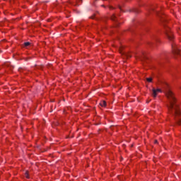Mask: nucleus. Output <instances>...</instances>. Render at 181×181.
<instances>
[{
  "label": "nucleus",
  "instance_id": "1",
  "mask_svg": "<svg viewBox=\"0 0 181 181\" xmlns=\"http://www.w3.org/2000/svg\"><path fill=\"white\" fill-rule=\"evenodd\" d=\"M166 95L168 100V104L167 105V107L169 111L174 112V114H180V110L179 109L177 104H176V98L175 97L173 92L168 90L166 92Z\"/></svg>",
  "mask_w": 181,
  "mask_h": 181
},
{
  "label": "nucleus",
  "instance_id": "2",
  "mask_svg": "<svg viewBox=\"0 0 181 181\" xmlns=\"http://www.w3.org/2000/svg\"><path fill=\"white\" fill-rule=\"evenodd\" d=\"M171 46L174 57L176 59V56H180V49L175 43L171 44Z\"/></svg>",
  "mask_w": 181,
  "mask_h": 181
},
{
  "label": "nucleus",
  "instance_id": "3",
  "mask_svg": "<svg viewBox=\"0 0 181 181\" xmlns=\"http://www.w3.org/2000/svg\"><path fill=\"white\" fill-rule=\"evenodd\" d=\"M165 32L168 39L172 42L173 40V34H172L170 28L165 27Z\"/></svg>",
  "mask_w": 181,
  "mask_h": 181
},
{
  "label": "nucleus",
  "instance_id": "4",
  "mask_svg": "<svg viewBox=\"0 0 181 181\" xmlns=\"http://www.w3.org/2000/svg\"><path fill=\"white\" fill-rule=\"evenodd\" d=\"M158 93H162V90H160V88L155 89V88L152 89V96L154 98H156V96L158 95Z\"/></svg>",
  "mask_w": 181,
  "mask_h": 181
},
{
  "label": "nucleus",
  "instance_id": "5",
  "mask_svg": "<svg viewBox=\"0 0 181 181\" xmlns=\"http://www.w3.org/2000/svg\"><path fill=\"white\" fill-rule=\"evenodd\" d=\"M99 105H100V107H107V102H105V100H102L100 101Z\"/></svg>",
  "mask_w": 181,
  "mask_h": 181
},
{
  "label": "nucleus",
  "instance_id": "6",
  "mask_svg": "<svg viewBox=\"0 0 181 181\" xmlns=\"http://www.w3.org/2000/svg\"><path fill=\"white\" fill-rule=\"evenodd\" d=\"M111 19L114 22H118V18H117V16H115V15L112 16Z\"/></svg>",
  "mask_w": 181,
  "mask_h": 181
},
{
  "label": "nucleus",
  "instance_id": "7",
  "mask_svg": "<svg viewBox=\"0 0 181 181\" xmlns=\"http://www.w3.org/2000/svg\"><path fill=\"white\" fill-rule=\"evenodd\" d=\"M124 57H127V59L131 58L132 56L129 53H125Z\"/></svg>",
  "mask_w": 181,
  "mask_h": 181
},
{
  "label": "nucleus",
  "instance_id": "8",
  "mask_svg": "<svg viewBox=\"0 0 181 181\" xmlns=\"http://www.w3.org/2000/svg\"><path fill=\"white\" fill-rule=\"evenodd\" d=\"M146 80L148 83H152V77L146 78Z\"/></svg>",
  "mask_w": 181,
  "mask_h": 181
},
{
  "label": "nucleus",
  "instance_id": "9",
  "mask_svg": "<svg viewBox=\"0 0 181 181\" xmlns=\"http://www.w3.org/2000/svg\"><path fill=\"white\" fill-rule=\"evenodd\" d=\"M30 42H25L24 43V46L25 47H28V46H30Z\"/></svg>",
  "mask_w": 181,
  "mask_h": 181
},
{
  "label": "nucleus",
  "instance_id": "10",
  "mask_svg": "<svg viewBox=\"0 0 181 181\" xmlns=\"http://www.w3.org/2000/svg\"><path fill=\"white\" fill-rule=\"evenodd\" d=\"M25 176L27 177V179H29V173L28 172L25 173Z\"/></svg>",
  "mask_w": 181,
  "mask_h": 181
},
{
  "label": "nucleus",
  "instance_id": "11",
  "mask_svg": "<svg viewBox=\"0 0 181 181\" xmlns=\"http://www.w3.org/2000/svg\"><path fill=\"white\" fill-rule=\"evenodd\" d=\"M154 42H159V39L156 38V37H154Z\"/></svg>",
  "mask_w": 181,
  "mask_h": 181
},
{
  "label": "nucleus",
  "instance_id": "12",
  "mask_svg": "<svg viewBox=\"0 0 181 181\" xmlns=\"http://www.w3.org/2000/svg\"><path fill=\"white\" fill-rule=\"evenodd\" d=\"M148 43H149V45H155V42H150Z\"/></svg>",
  "mask_w": 181,
  "mask_h": 181
},
{
  "label": "nucleus",
  "instance_id": "13",
  "mask_svg": "<svg viewBox=\"0 0 181 181\" xmlns=\"http://www.w3.org/2000/svg\"><path fill=\"white\" fill-rule=\"evenodd\" d=\"M178 124L179 125H181V120H179Z\"/></svg>",
  "mask_w": 181,
  "mask_h": 181
},
{
  "label": "nucleus",
  "instance_id": "14",
  "mask_svg": "<svg viewBox=\"0 0 181 181\" xmlns=\"http://www.w3.org/2000/svg\"><path fill=\"white\" fill-rule=\"evenodd\" d=\"M37 69H42V66H38Z\"/></svg>",
  "mask_w": 181,
  "mask_h": 181
},
{
  "label": "nucleus",
  "instance_id": "15",
  "mask_svg": "<svg viewBox=\"0 0 181 181\" xmlns=\"http://www.w3.org/2000/svg\"><path fill=\"white\" fill-rule=\"evenodd\" d=\"M155 144H158V141L156 140V141H155Z\"/></svg>",
  "mask_w": 181,
  "mask_h": 181
},
{
  "label": "nucleus",
  "instance_id": "16",
  "mask_svg": "<svg viewBox=\"0 0 181 181\" xmlns=\"http://www.w3.org/2000/svg\"><path fill=\"white\" fill-rule=\"evenodd\" d=\"M90 18H91V19H94V17H93V16H92V17H90Z\"/></svg>",
  "mask_w": 181,
  "mask_h": 181
},
{
  "label": "nucleus",
  "instance_id": "17",
  "mask_svg": "<svg viewBox=\"0 0 181 181\" xmlns=\"http://www.w3.org/2000/svg\"><path fill=\"white\" fill-rule=\"evenodd\" d=\"M102 6H105L104 5H102Z\"/></svg>",
  "mask_w": 181,
  "mask_h": 181
}]
</instances>
